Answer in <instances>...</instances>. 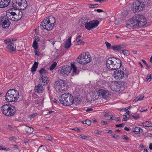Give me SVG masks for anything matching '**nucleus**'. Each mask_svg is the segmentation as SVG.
Instances as JSON below:
<instances>
[{"label": "nucleus", "mask_w": 152, "mask_h": 152, "mask_svg": "<svg viewBox=\"0 0 152 152\" xmlns=\"http://www.w3.org/2000/svg\"><path fill=\"white\" fill-rule=\"evenodd\" d=\"M146 19L142 15H135L132 18L129 23L127 24L128 28H136L137 27L146 26Z\"/></svg>", "instance_id": "obj_1"}, {"label": "nucleus", "mask_w": 152, "mask_h": 152, "mask_svg": "<svg viewBox=\"0 0 152 152\" xmlns=\"http://www.w3.org/2000/svg\"><path fill=\"white\" fill-rule=\"evenodd\" d=\"M55 19L52 16H50L44 19L41 23L40 27L42 30L50 31L55 25Z\"/></svg>", "instance_id": "obj_2"}, {"label": "nucleus", "mask_w": 152, "mask_h": 152, "mask_svg": "<svg viewBox=\"0 0 152 152\" xmlns=\"http://www.w3.org/2000/svg\"><path fill=\"white\" fill-rule=\"evenodd\" d=\"M121 65V61L116 58L110 57L106 61V66L110 70L118 69Z\"/></svg>", "instance_id": "obj_3"}, {"label": "nucleus", "mask_w": 152, "mask_h": 152, "mask_svg": "<svg viewBox=\"0 0 152 152\" xmlns=\"http://www.w3.org/2000/svg\"><path fill=\"white\" fill-rule=\"evenodd\" d=\"M19 93L16 90L11 89L9 90L5 96V99L8 102H15L19 98Z\"/></svg>", "instance_id": "obj_4"}, {"label": "nucleus", "mask_w": 152, "mask_h": 152, "mask_svg": "<svg viewBox=\"0 0 152 152\" xmlns=\"http://www.w3.org/2000/svg\"><path fill=\"white\" fill-rule=\"evenodd\" d=\"M59 100L62 104L66 106H69L74 103L72 95L69 93L62 94L59 97Z\"/></svg>", "instance_id": "obj_5"}, {"label": "nucleus", "mask_w": 152, "mask_h": 152, "mask_svg": "<svg viewBox=\"0 0 152 152\" xmlns=\"http://www.w3.org/2000/svg\"><path fill=\"white\" fill-rule=\"evenodd\" d=\"M90 55L88 52L83 53L80 55L77 59V61L80 64H85L91 61Z\"/></svg>", "instance_id": "obj_6"}, {"label": "nucleus", "mask_w": 152, "mask_h": 152, "mask_svg": "<svg viewBox=\"0 0 152 152\" xmlns=\"http://www.w3.org/2000/svg\"><path fill=\"white\" fill-rule=\"evenodd\" d=\"M144 3L141 1H136L133 2L132 6V10L134 13L140 12L145 7Z\"/></svg>", "instance_id": "obj_7"}, {"label": "nucleus", "mask_w": 152, "mask_h": 152, "mask_svg": "<svg viewBox=\"0 0 152 152\" xmlns=\"http://www.w3.org/2000/svg\"><path fill=\"white\" fill-rule=\"evenodd\" d=\"M66 82L64 80L60 79L55 82L54 88L55 90L58 92H63L65 90Z\"/></svg>", "instance_id": "obj_8"}, {"label": "nucleus", "mask_w": 152, "mask_h": 152, "mask_svg": "<svg viewBox=\"0 0 152 152\" xmlns=\"http://www.w3.org/2000/svg\"><path fill=\"white\" fill-rule=\"evenodd\" d=\"M125 48V45H114L112 47L113 50L119 52L121 53H122L124 55L128 56L130 54V52L129 50L124 49Z\"/></svg>", "instance_id": "obj_9"}, {"label": "nucleus", "mask_w": 152, "mask_h": 152, "mask_svg": "<svg viewBox=\"0 0 152 152\" xmlns=\"http://www.w3.org/2000/svg\"><path fill=\"white\" fill-rule=\"evenodd\" d=\"M99 24V21L96 20H91L89 22H84L83 23H82L85 25V28L88 30L96 28Z\"/></svg>", "instance_id": "obj_10"}, {"label": "nucleus", "mask_w": 152, "mask_h": 152, "mask_svg": "<svg viewBox=\"0 0 152 152\" xmlns=\"http://www.w3.org/2000/svg\"><path fill=\"white\" fill-rule=\"evenodd\" d=\"M72 68L71 66H64L60 67L58 71L60 74L64 77L67 76L71 72Z\"/></svg>", "instance_id": "obj_11"}, {"label": "nucleus", "mask_w": 152, "mask_h": 152, "mask_svg": "<svg viewBox=\"0 0 152 152\" xmlns=\"http://www.w3.org/2000/svg\"><path fill=\"white\" fill-rule=\"evenodd\" d=\"M2 18L0 21V26L4 28H7L9 27L10 22L9 20L6 17H1Z\"/></svg>", "instance_id": "obj_12"}, {"label": "nucleus", "mask_w": 152, "mask_h": 152, "mask_svg": "<svg viewBox=\"0 0 152 152\" xmlns=\"http://www.w3.org/2000/svg\"><path fill=\"white\" fill-rule=\"evenodd\" d=\"M98 93H99V96L102 98L107 99L109 98V93L108 91L104 89H99Z\"/></svg>", "instance_id": "obj_13"}, {"label": "nucleus", "mask_w": 152, "mask_h": 152, "mask_svg": "<svg viewBox=\"0 0 152 152\" xmlns=\"http://www.w3.org/2000/svg\"><path fill=\"white\" fill-rule=\"evenodd\" d=\"M115 71L114 72V77L116 79H120L123 78L124 75V72L121 70L115 69Z\"/></svg>", "instance_id": "obj_14"}, {"label": "nucleus", "mask_w": 152, "mask_h": 152, "mask_svg": "<svg viewBox=\"0 0 152 152\" xmlns=\"http://www.w3.org/2000/svg\"><path fill=\"white\" fill-rule=\"evenodd\" d=\"M16 112V109L15 106L11 104L10 106V110L7 114L6 116L7 117H12L13 116Z\"/></svg>", "instance_id": "obj_15"}, {"label": "nucleus", "mask_w": 152, "mask_h": 152, "mask_svg": "<svg viewBox=\"0 0 152 152\" xmlns=\"http://www.w3.org/2000/svg\"><path fill=\"white\" fill-rule=\"evenodd\" d=\"M11 104H5L1 107V111L2 113L5 115H7V114L9 111Z\"/></svg>", "instance_id": "obj_16"}, {"label": "nucleus", "mask_w": 152, "mask_h": 152, "mask_svg": "<svg viewBox=\"0 0 152 152\" xmlns=\"http://www.w3.org/2000/svg\"><path fill=\"white\" fill-rule=\"evenodd\" d=\"M21 1L22 0H13L12 3V6L15 9V10L19 9L20 4L22 3Z\"/></svg>", "instance_id": "obj_17"}, {"label": "nucleus", "mask_w": 152, "mask_h": 152, "mask_svg": "<svg viewBox=\"0 0 152 152\" xmlns=\"http://www.w3.org/2000/svg\"><path fill=\"white\" fill-rule=\"evenodd\" d=\"M42 85L39 83L35 86L34 91L35 92L37 93H40L43 92L44 89L43 86Z\"/></svg>", "instance_id": "obj_18"}, {"label": "nucleus", "mask_w": 152, "mask_h": 152, "mask_svg": "<svg viewBox=\"0 0 152 152\" xmlns=\"http://www.w3.org/2000/svg\"><path fill=\"white\" fill-rule=\"evenodd\" d=\"M39 81L40 83H41L42 85H45L47 84L49 82V78L47 76L40 77L39 78Z\"/></svg>", "instance_id": "obj_19"}, {"label": "nucleus", "mask_w": 152, "mask_h": 152, "mask_svg": "<svg viewBox=\"0 0 152 152\" xmlns=\"http://www.w3.org/2000/svg\"><path fill=\"white\" fill-rule=\"evenodd\" d=\"M122 85L120 83H115L113 85H112L111 86V89L115 91H120L121 90H122L121 88V86Z\"/></svg>", "instance_id": "obj_20"}, {"label": "nucleus", "mask_w": 152, "mask_h": 152, "mask_svg": "<svg viewBox=\"0 0 152 152\" xmlns=\"http://www.w3.org/2000/svg\"><path fill=\"white\" fill-rule=\"evenodd\" d=\"M10 0H0V8H3L8 6Z\"/></svg>", "instance_id": "obj_21"}, {"label": "nucleus", "mask_w": 152, "mask_h": 152, "mask_svg": "<svg viewBox=\"0 0 152 152\" xmlns=\"http://www.w3.org/2000/svg\"><path fill=\"white\" fill-rule=\"evenodd\" d=\"M71 45V36L66 39L64 45V48L66 49L69 48Z\"/></svg>", "instance_id": "obj_22"}, {"label": "nucleus", "mask_w": 152, "mask_h": 152, "mask_svg": "<svg viewBox=\"0 0 152 152\" xmlns=\"http://www.w3.org/2000/svg\"><path fill=\"white\" fill-rule=\"evenodd\" d=\"M22 3L20 4L19 10H24L28 6L27 1L26 0H22Z\"/></svg>", "instance_id": "obj_23"}, {"label": "nucleus", "mask_w": 152, "mask_h": 152, "mask_svg": "<svg viewBox=\"0 0 152 152\" xmlns=\"http://www.w3.org/2000/svg\"><path fill=\"white\" fill-rule=\"evenodd\" d=\"M72 69V75L73 76L74 75H77L78 73L77 70V67L74 65V64L72 65L71 66Z\"/></svg>", "instance_id": "obj_24"}, {"label": "nucleus", "mask_w": 152, "mask_h": 152, "mask_svg": "<svg viewBox=\"0 0 152 152\" xmlns=\"http://www.w3.org/2000/svg\"><path fill=\"white\" fill-rule=\"evenodd\" d=\"M6 48L8 50H10L12 51H14L16 50V47L15 46V45L12 42L10 45H8L6 47Z\"/></svg>", "instance_id": "obj_25"}, {"label": "nucleus", "mask_w": 152, "mask_h": 152, "mask_svg": "<svg viewBox=\"0 0 152 152\" xmlns=\"http://www.w3.org/2000/svg\"><path fill=\"white\" fill-rule=\"evenodd\" d=\"M40 73V77H43L47 76L46 75L47 74L46 71L43 68H42L41 70L39 71Z\"/></svg>", "instance_id": "obj_26"}, {"label": "nucleus", "mask_w": 152, "mask_h": 152, "mask_svg": "<svg viewBox=\"0 0 152 152\" xmlns=\"http://www.w3.org/2000/svg\"><path fill=\"white\" fill-rule=\"evenodd\" d=\"M76 41L77 42V45H79L80 44L83 45L84 42L82 41L81 36L80 35L78 36L76 39Z\"/></svg>", "instance_id": "obj_27"}, {"label": "nucleus", "mask_w": 152, "mask_h": 152, "mask_svg": "<svg viewBox=\"0 0 152 152\" xmlns=\"http://www.w3.org/2000/svg\"><path fill=\"white\" fill-rule=\"evenodd\" d=\"M38 65V63L35 61L31 68V71L32 72H35L37 68Z\"/></svg>", "instance_id": "obj_28"}, {"label": "nucleus", "mask_w": 152, "mask_h": 152, "mask_svg": "<svg viewBox=\"0 0 152 152\" xmlns=\"http://www.w3.org/2000/svg\"><path fill=\"white\" fill-rule=\"evenodd\" d=\"M142 125L144 126L152 127V123L151 121H146L142 123Z\"/></svg>", "instance_id": "obj_29"}, {"label": "nucleus", "mask_w": 152, "mask_h": 152, "mask_svg": "<svg viewBox=\"0 0 152 152\" xmlns=\"http://www.w3.org/2000/svg\"><path fill=\"white\" fill-rule=\"evenodd\" d=\"M132 131L136 132V134H138L140 132H142L143 130L139 127H136L134 129H132Z\"/></svg>", "instance_id": "obj_30"}, {"label": "nucleus", "mask_w": 152, "mask_h": 152, "mask_svg": "<svg viewBox=\"0 0 152 152\" xmlns=\"http://www.w3.org/2000/svg\"><path fill=\"white\" fill-rule=\"evenodd\" d=\"M25 131L27 133L31 134L33 132L34 130L32 128L26 126Z\"/></svg>", "instance_id": "obj_31"}, {"label": "nucleus", "mask_w": 152, "mask_h": 152, "mask_svg": "<svg viewBox=\"0 0 152 152\" xmlns=\"http://www.w3.org/2000/svg\"><path fill=\"white\" fill-rule=\"evenodd\" d=\"M80 102V99L78 97H76L75 99L74 98V103L76 105L79 104Z\"/></svg>", "instance_id": "obj_32"}, {"label": "nucleus", "mask_w": 152, "mask_h": 152, "mask_svg": "<svg viewBox=\"0 0 152 152\" xmlns=\"http://www.w3.org/2000/svg\"><path fill=\"white\" fill-rule=\"evenodd\" d=\"M45 139L47 140H48L50 141H51L52 142V137L49 134H47L45 135Z\"/></svg>", "instance_id": "obj_33"}, {"label": "nucleus", "mask_w": 152, "mask_h": 152, "mask_svg": "<svg viewBox=\"0 0 152 152\" xmlns=\"http://www.w3.org/2000/svg\"><path fill=\"white\" fill-rule=\"evenodd\" d=\"M38 43L35 40L34 41L33 43L32 47L34 49L36 50L38 48Z\"/></svg>", "instance_id": "obj_34"}, {"label": "nucleus", "mask_w": 152, "mask_h": 152, "mask_svg": "<svg viewBox=\"0 0 152 152\" xmlns=\"http://www.w3.org/2000/svg\"><path fill=\"white\" fill-rule=\"evenodd\" d=\"M57 64L56 62H54L53 64L50 66V70L51 71L53 70L56 66Z\"/></svg>", "instance_id": "obj_35"}, {"label": "nucleus", "mask_w": 152, "mask_h": 152, "mask_svg": "<svg viewBox=\"0 0 152 152\" xmlns=\"http://www.w3.org/2000/svg\"><path fill=\"white\" fill-rule=\"evenodd\" d=\"M144 95L143 94H142L139 97H137L134 100L135 101H137L139 100H142L144 98Z\"/></svg>", "instance_id": "obj_36"}, {"label": "nucleus", "mask_w": 152, "mask_h": 152, "mask_svg": "<svg viewBox=\"0 0 152 152\" xmlns=\"http://www.w3.org/2000/svg\"><path fill=\"white\" fill-rule=\"evenodd\" d=\"M16 15L17 16L18 18L20 20L23 16L22 12L21 11H19V12L16 14Z\"/></svg>", "instance_id": "obj_37"}, {"label": "nucleus", "mask_w": 152, "mask_h": 152, "mask_svg": "<svg viewBox=\"0 0 152 152\" xmlns=\"http://www.w3.org/2000/svg\"><path fill=\"white\" fill-rule=\"evenodd\" d=\"M105 43L108 49H112L113 50V48H112V46H114V45L111 46L110 44L107 41L105 42Z\"/></svg>", "instance_id": "obj_38"}, {"label": "nucleus", "mask_w": 152, "mask_h": 152, "mask_svg": "<svg viewBox=\"0 0 152 152\" xmlns=\"http://www.w3.org/2000/svg\"><path fill=\"white\" fill-rule=\"evenodd\" d=\"M15 17H12V18L11 19V20L13 21H17L18 20H19V18L17 17V15L15 16Z\"/></svg>", "instance_id": "obj_39"}, {"label": "nucleus", "mask_w": 152, "mask_h": 152, "mask_svg": "<svg viewBox=\"0 0 152 152\" xmlns=\"http://www.w3.org/2000/svg\"><path fill=\"white\" fill-rule=\"evenodd\" d=\"M135 115H132L131 116L135 120H137L140 118L139 114H135Z\"/></svg>", "instance_id": "obj_40"}, {"label": "nucleus", "mask_w": 152, "mask_h": 152, "mask_svg": "<svg viewBox=\"0 0 152 152\" xmlns=\"http://www.w3.org/2000/svg\"><path fill=\"white\" fill-rule=\"evenodd\" d=\"M5 43L7 45H10L12 42L10 39H7L4 40Z\"/></svg>", "instance_id": "obj_41"}, {"label": "nucleus", "mask_w": 152, "mask_h": 152, "mask_svg": "<svg viewBox=\"0 0 152 152\" xmlns=\"http://www.w3.org/2000/svg\"><path fill=\"white\" fill-rule=\"evenodd\" d=\"M89 6L90 8H97L99 5L98 4H89Z\"/></svg>", "instance_id": "obj_42"}, {"label": "nucleus", "mask_w": 152, "mask_h": 152, "mask_svg": "<svg viewBox=\"0 0 152 152\" xmlns=\"http://www.w3.org/2000/svg\"><path fill=\"white\" fill-rule=\"evenodd\" d=\"M152 78V74H150L149 75L147 76L146 79L147 81H150L151 80Z\"/></svg>", "instance_id": "obj_43"}, {"label": "nucleus", "mask_w": 152, "mask_h": 152, "mask_svg": "<svg viewBox=\"0 0 152 152\" xmlns=\"http://www.w3.org/2000/svg\"><path fill=\"white\" fill-rule=\"evenodd\" d=\"M124 125L125 124L124 123H122L118 124H116L115 125V126L117 127H124Z\"/></svg>", "instance_id": "obj_44"}, {"label": "nucleus", "mask_w": 152, "mask_h": 152, "mask_svg": "<svg viewBox=\"0 0 152 152\" xmlns=\"http://www.w3.org/2000/svg\"><path fill=\"white\" fill-rule=\"evenodd\" d=\"M9 140L10 141L12 142H14L16 140V138L14 137H10L9 138Z\"/></svg>", "instance_id": "obj_45"}, {"label": "nucleus", "mask_w": 152, "mask_h": 152, "mask_svg": "<svg viewBox=\"0 0 152 152\" xmlns=\"http://www.w3.org/2000/svg\"><path fill=\"white\" fill-rule=\"evenodd\" d=\"M85 122V124H86L88 125H90L91 123V121L89 120H86Z\"/></svg>", "instance_id": "obj_46"}, {"label": "nucleus", "mask_w": 152, "mask_h": 152, "mask_svg": "<svg viewBox=\"0 0 152 152\" xmlns=\"http://www.w3.org/2000/svg\"><path fill=\"white\" fill-rule=\"evenodd\" d=\"M142 61L143 62V63L147 67V68H146L147 69H149L150 68L149 67L148 64H147V63L146 61L145 60H144V59H142Z\"/></svg>", "instance_id": "obj_47"}, {"label": "nucleus", "mask_w": 152, "mask_h": 152, "mask_svg": "<svg viewBox=\"0 0 152 152\" xmlns=\"http://www.w3.org/2000/svg\"><path fill=\"white\" fill-rule=\"evenodd\" d=\"M48 41L51 43L53 45L55 42L56 41H55V40L54 39H52L50 40H49Z\"/></svg>", "instance_id": "obj_48"}, {"label": "nucleus", "mask_w": 152, "mask_h": 152, "mask_svg": "<svg viewBox=\"0 0 152 152\" xmlns=\"http://www.w3.org/2000/svg\"><path fill=\"white\" fill-rule=\"evenodd\" d=\"M112 137L115 139H119V136L117 135L114 134L113 135H112Z\"/></svg>", "instance_id": "obj_49"}, {"label": "nucleus", "mask_w": 152, "mask_h": 152, "mask_svg": "<svg viewBox=\"0 0 152 152\" xmlns=\"http://www.w3.org/2000/svg\"><path fill=\"white\" fill-rule=\"evenodd\" d=\"M128 115L125 114L124 115V118L123 119V121H127V116Z\"/></svg>", "instance_id": "obj_50"}, {"label": "nucleus", "mask_w": 152, "mask_h": 152, "mask_svg": "<svg viewBox=\"0 0 152 152\" xmlns=\"http://www.w3.org/2000/svg\"><path fill=\"white\" fill-rule=\"evenodd\" d=\"M122 137L123 138V139L126 140H129V138L126 135H122Z\"/></svg>", "instance_id": "obj_51"}, {"label": "nucleus", "mask_w": 152, "mask_h": 152, "mask_svg": "<svg viewBox=\"0 0 152 152\" xmlns=\"http://www.w3.org/2000/svg\"><path fill=\"white\" fill-rule=\"evenodd\" d=\"M80 137L82 138V139H85L88 138V137L87 136H85L84 135H80Z\"/></svg>", "instance_id": "obj_52"}, {"label": "nucleus", "mask_w": 152, "mask_h": 152, "mask_svg": "<svg viewBox=\"0 0 152 152\" xmlns=\"http://www.w3.org/2000/svg\"><path fill=\"white\" fill-rule=\"evenodd\" d=\"M37 115V114L36 113H33L32 114L30 115L29 116L30 118H34Z\"/></svg>", "instance_id": "obj_53"}, {"label": "nucleus", "mask_w": 152, "mask_h": 152, "mask_svg": "<svg viewBox=\"0 0 152 152\" xmlns=\"http://www.w3.org/2000/svg\"><path fill=\"white\" fill-rule=\"evenodd\" d=\"M40 40V38L39 37L37 36L35 37L34 41L35 40V41H37V42L39 41Z\"/></svg>", "instance_id": "obj_54"}, {"label": "nucleus", "mask_w": 152, "mask_h": 152, "mask_svg": "<svg viewBox=\"0 0 152 152\" xmlns=\"http://www.w3.org/2000/svg\"><path fill=\"white\" fill-rule=\"evenodd\" d=\"M1 150H3L5 151H9L10 149L8 148H4L2 146L1 147Z\"/></svg>", "instance_id": "obj_55"}, {"label": "nucleus", "mask_w": 152, "mask_h": 152, "mask_svg": "<svg viewBox=\"0 0 152 152\" xmlns=\"http://www.w3.org/2000/svg\"><path fill=\"white\" fill-rule=\"evenodd\" d=\"M95 11H97L98 12H103L104 11L101 9H95L94 10Z\"/></svg>", "instance_id": "obj_56"}, {"label": "nucleus", "mask_w": 152, "mask_h": 152, "mask_svg": "<svg viewBox=\"0 0 152 152\" xmlns=\"http://www.w3.org/2000/svg\"><path fill=\"white\" fill-rule=\"evenodd\" d=\"M17 13V12H10V14L12 16H16V14Z\"/></svg>", "instance_id": "obj_57"}, {"label": "nucleus", "mask_w": 152, "mask_h": 152, "mask_svg": "<svg viewBox=\"0 0 152 152\" xmlns=\"http://www.w3.org/2000/svg\"><path fill=\"white\" fill-rule=\"evenodd\" d=\"M72 129L74 130L76 132H80V129L76 127Z\"/></svg>", "instance_id": "obj_58"}, {"label": "nucleus", "mask_w": 152, "mask_h": 152, "mask_svg": "<svg viewBox=\"0 0 152 152\" xmlns=\"http://www.w3.org/2000/svg\"><path fill=\"white\" fill-rule=\"evenodd\" d=\"M101 123L102 124L104 125H106L107 124V121H101Z\"/></svg>", "instance_id": "obj_59"}, {"label": "nucleus", "mask_w": 152, "mask_h": 152, "mask_svg": "<svg viewBox=\"0 0 152 152\" xmlns=\"http://www.w3.org/2000/svg\"><path fill=\"white\" fill-rule=\"evenodd\" d=\"M94 133L97 134H99V135H100L101 134V132L99 131H98L97 130H95L94 131Z\"/></svg>", "instance_id": "obj_60"}, {"label": "nucleus", "mask_w": 152, "mask_h": 152, "mask_svg": "<svg viewBox=\"0 0 152 152\" xmlns=\"http://www.w3.org/2000/svg\"><path fill=\"white\" fill-rule=\"evenodd\" d=\"M8 128L10 130H13V127L10 125H8Z\"/></svg>", "instance_id": "obj_61"}, {"label": "nucleus", "mask_w": 152, "mask_h": 152, "mask_svg": "<svg viewBox=\"0 0 152 152\" xmlns=\"http://www.w3.org/2000/svg\"><path fill=\"white\" fill-rule=\"evenodd\" d=\"M40 53L37 51H35V55L39 56V54Z\"/></svg>", "instance_id": "obj_62"}, {"label": "nucleus", "mask_w": 152, "mask_h": 152, "mask_svg": "<svg viewBox=\"0 0 152 152\" xmlns=\"http://www.w3.org/2000/svg\"><path fill=\"white\" fill-rule=\"evenodd\" d=\"M29 140H28L26 139H25L24 140V142L25 143H28L29 142Z\"/></svg>", "instance_id": "obj_63"}, {"label": "nucleus", "mask_w": 152, "mask_h": 152, "mask_svg": "<svg viewBox=\"0 0 152 152\" xmlns=\"http://www.w3.org/2000/svg\"><path fill=\"white\" fill-rule=\"evenodd\" d=\"M92 120L95 123H96L97 122V121L94 118H93Z\"/></svg>", "instance_id": "obj_64"}]
</instances>
